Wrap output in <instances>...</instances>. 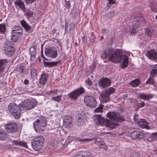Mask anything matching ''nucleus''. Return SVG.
Segmentation results:
<instances>
[{"label":"nucleus","mask_w":157,"mask_h":157,"mask_svg":"<svg viewBox=\"0 0 157 157\" xmlns=\"http://www.w3.org/2000/svg\"><path fill=\"white\" fill-rule=\"evenodd\" d=\"M109 60L115 63L121 62V67L123 69L126 68L128 65V57L125 54L122 55L120 49L116 50L109 57Z\"/></svg>","instance_id":"1"},{"label":"nucleus","mask_w":157,"mask_h":157,"mask_svg":"<svg viewBox=\"0 0 157 157\" xmlns=\"http://www.w3.org/2000/svg\"><path fill=\"white\" fill-rule=\"evenodd\" d=\"M8 109L15 119H19L20 118L21 109L18 105L13 103H10L8 106Z\"/></svg>","instance_id":"2"},{"label":"nucleus","mask_w":157,"mask_h":157,"mask_svg":"<svg viewBox=\"0 0 157 157\" xmlns=\"http://www.w3.org/2000/svg\"><path fill=\"white\" fill-rule=\"evenodd\" d=\"M44 138L41 136H38L34 139L32 142V145L33 149L35 151L40 150L43 145Z\"/></svg>","instance_id":"3"},{"label":"nucleus","mask_w":157,"mask_h":157,"mask_svg":"<svg viewBox=\"0 0 157 157\" xmlns=\"http://www.w3.org/2000/svg\"><path fill=\"white\" fill-rule=\"evenodd\" d=\"M38 101L36 99H29L25 100L21 104L22 108L30 110L35 107L37 104Z\"/></svg>","instance_id":"4"},{"label":"nucleus","mask_w":157,"mask_h":157,"mask_svg":"<svg viewBox=\"0 0 157 157\" xmlns=\"http://www.w3.org/2000/svg\"><path fill=\"white\" fill-rule=\"evenodd\" d=\"M107 116L111 120L118 123L123 121L124 120V117L117 112H109L107 113Z\"/></svg>","instance_id":"5"},{"label":"nucleus","mask_w":157,"mask_h":157,"mask_svg":"<svg viewBox=\"0 0 157 157\" xmlns=\"http://www.w3.org/2000/svg\"><path fill=\"white\" fill-rule=\"evenodd\" d=\"M44 52L47 56L51 58H56L58 55L57 49L54 47L46 48Z\"/></svg>","instance_id":"6"},{"label":"nucleus","mask_w":157,"mask_h":157,"mask_svg":"<svg viewBox=\"0 0 157 157\" xmlns=\"http://www.w3.org/2000/svg\"><path fill=\"white\" fill-rule=\"evenodd\" d=\"M46 122L45 120L37 119L33 124L34 129L36 131L40 132L43 131L44 129L45 124Z\"/></svg>","instance_id":"7"},{"label":"nucleus","mask_w":157,"mask_h":157,"mask_svg":"<svg viewBox=\"0 0 157 157\" xmlns=\"http://www.w3.org/2000/svg\"><path fill=\"white\" fill-rule=\"evenodd\" d=\"M84 101L88 106L90 107H95L97 104L95 98L92 96L86 95L84 98Z\"/></svg>","instance_id":"8"},{"label":"nucleus","mask_w":157,"mask_h":157,"mask_svg":"<svg viewBox=\"0 0 157 157\" xmlns=\"http://www.w3.org/2000/svg\"><path fill=\"white\" fill-rule=\"evenodd\" d=\"M4 53L8 56L11 57L13 56L15 52V48L10 44H5L4 47Z\"/></svg>","instance_id":"9"},{"label":"nucleus","mask_w":157,"mask_h":157,"mask_svg":"<svg viewBox=\"0 0 157 157\" xmlns=\"http://www.w3.org/2000/svg\"><path fill=\"white\" fill-rule=\"evenodd\" d=\"M84 92V90L83 88L80 87L70 93L68 94V96L71 99L76 100L79 95L83 94Z\"/></svg>","instance_id":"10"},{"label":"nucleus","mask_w":157,"mask_h":157,"mask_svg":"<svg viewBox=\"0 0 157 157\" xmlns=\"http://www.w3.org/2000/svg\"><path fill=\"white\" fill-rule=\"evenodd\" d=\"M6 131L8 133H12L17 131V125L15 122H11L5 125Z\"/></svg>","instance_id":"11"},{"label":"nucleus","mask_w":157,"mask_h":157,"mask_svg":"<svg viewBox=\"0 0 157 157\" xmlns=\"http://www.w3.org/2000/svg\"><path fill=\"white\" fill-rule=\"evenodd\" d=\"M115 89L113 87H110L109 89L106 90L104 92L100 93V96L101 98L105 99L106 101H109V96L115 92Z\"/></svg>","instance_id":"12"},{"label":"nucleus","mask_w":157,"mask_h":157,"mask_svg":"<svg viewBox=\"0 0 157 157\" xmlns=\"http://www.w3.org/2000/svg\"><path fill=\"white\" fill-rule=\"evenodd\" d=\"M11 33V39L13 42H15L18 40L22 36V31L21 30L13 29Z\"/></svg>","instance_id":"13"},{"label":"nucleus","mask_w":157,"mask_h":157,"mask_svg":"<svg viewBox=\"0 0 157 157\" xmlns=\"http://www.w3.org/2000/svg\"><path fill=\"white\" fill-rule=\"evenodd\" d=\"M146 55L149 59L157 62V51L155 49H153L148 51Z\"/></svg>","instance_id":"14"},{"label":"nucleus","mask_w":157,"mask_h":157,"mask_svg":"<svg viewBox=\"0 0 157 157\" xmlns=\"http://www.w3.org/2000/svg\"><path fill=\"white\" fill-rule=\"evenodd\" d=\"M111 82L110 79L106 78H102L99 81V85H100L102 89L105 88L106 87L109 86L111 84Z\"/></svg>","instance_id":"15"},{"label":"nucleus","mask_w":157,"mask_h":157,"mask_svg":"<svg viewBox=\"0 0 157 157\" xmlns=\"http://www.w3.org/2000/svg\"><path fill=\"white\" fill-rule=\"evenodd\" d=\"M131 136L133 139L137 138L141 139L144 138V134L141 132L135 131L131 133Z\"/></svg>","instance_id":"16"},{"label":"nucleus","mask_w":157,"mask_h":157,"mask_svg":"<svg viewBox=\"0 0 157 157\" xmlns=\"http://www.w3.org/2000/svg\"><path fill=\"white\" fill-rule=\"evenodd\" d=\"M48 77L47 73L41 74L39 80L40 84L41 85H44L46 82Z\"/></svg>","instance_id":"17"},{"label":"nucleus","mask_w":157,"mask_h":157,"mask_svg":"<svg viewBox=\"0 0 157 157\" xmlns=\"http://www.w3.org/2000/svg\"><path fill=\"white\" fill-rule=\"evenodd\" d=\"M153 98V94H150L148 95H146L144 94L143 93H140L139 94L138 96V99H141L147 101H148Z\"/></svg>","instance_id":"18"},{"label":"nucleus","mask_w":157,"mask_h":157,"mask_svg":"<svg viewBox=\"0 0 157 157\" xmlns=\"http://www.w3.org/2000/svg\"><path fill=\"white\" fill-rule=\"evenodd\" d=\"M30 54V60L33 61L36 58V52L35 48L33 47H31L29 50Z\"/></svg>","instance_id":"19"},{"label":"nucleus","mask_w":157,"mask_h":157,"mask_svg":"<svg viewBox=\"0 0 157 157\" xmlns=\"http://www.w3.org/2000/svg\"><path fill=\"white\" fill-rule=\"evenodd\" d=\"M113 52L112 48H109L107 50L103 51L101 56L102 58H106L109 56Z\"/></svg>","instance_id":"20"},{"label":"nucleus","mask_w":157,"mask_h":157,"mask_svg":"<svg viewBox=\"0 0 157 157\" xmlns=\"http://www.w3.org/2000/svg\"><path fill=\"white\" fill-rule=\"evenodd\" d=\"M60 62L59 61L56 62H46L44 60V64L45 67H53L55 66L59 63Z\"/></svg>","instance_id":"21"},{"label":"nucleus","mask_w":157,"mask_h":157,"mask_svg":"<svg viewBox=\"0 0 157 157\" xmlns=\"http://www.w3.org/2000/svg\"><path fill=\"white\" fill-rule=\"evenodd\" d=\"M7 60L6 59L0 60V73L2 72L7 63Z\"/></svg>","instance_id":"22"},{"label":"nucleus","mask_w":157,"mask_h":157,"mask_svg":"<svg viewBox=\"0 0 157 157\" xmlns=\"http://www.w3.org/2000/svg\"><path fill=\"white\" fill-rule=\"evenodd\" d=\"M7 60L6 59L0 60V73L2 72L7 63Z\"/></svg>","instance_id":"23"},{"label":"nucleus","mask_w":157,"mask_h":157,"mask_svg":"<svg viewBox=\"0 0 157 157\" xmlns=\"http://www.w3.org/2000/svg\"><path fill=\"white\" fill-rule=\"evenodd\" d=\"M13 145H19L24 147L26 148H27V144L25 141L14 140L13 141Z\"/></svg>","instance_id":"24"},{"label":"nucleus","mask_w":157,"mask_h":157,"mask_svg":"<svg viewBox=\"0 0 157 157\" xmlns=\"http://www.w3.org/2000/svg\"><path fill=\"white\" fill-rule=\"evenodd\" d=\"M72 117L69 116H65L64 117L63 122L66 125L69 126L72 122Z\"/></svg>","instance_id":"25"},{"label":"nucleus","mask_w":157,"mask_h":157,"mask_svg":"<svg viewBox=\"0 0 157 157\" xmlns=\"http://www.w3.org/2000/svg\"><path fill=\"white\" fill-rule=\"evenodd\" d=\"M108 120L105 119L101 117V115L99 114V125L106 127L107 125Z\"/></svg>","instance_id":"26"},{"label":"nucleus","mask_w":157,"mask_h":157,"mask_svg":"<svg viewBox=\"0 0 157 157\" xmlns=\"http://www.w3.org/2000/svg\"><path fill=\"white\" fill-rule=\"evenodd\" d=\"M145 84L146 85H151L154 87L156 86L155 84L154 78L150 76L146 82Z\"/></svg>","instance_id":"27"},{"label":"nucleus","mask_w":157,"mask_h":157,"mask_svg":"<svg viewBox=\"0 0 157 157\" xmlns=\"http://www.w3.org/2000/svg\"><path fill=\"white\" fill-rule=\"evenodd\" d=\"M107 123V124H107L106 127H109L111 129L116 128L119 125L118 123L113 122L109 120L108 121Z\"/></svg>","instance_id":"28"},{"label":"nucleus","mask_w":157,"mask_h":157,"mask_svg":"<svg viewBox=\"0 0 157 157\" xmlns=\"http://www.w3.org/2000/svg\"><path fill=\"white\" fill-rule=\"evenodd\" d=\"M14 4L15 5L19 6L22 10H24L25 9L24 3L21 0H17L15 1Z\"/></svg>","instance_id":"29"},{"label":"nucleus","mask_w":157,"mask_h":157,"mask_svg":"<svg viewBox=\"0 0 157 157\" xmlns=\"http://www.w3.org/2000/svg\"><path fill=\"white\" fill-rule=\"evenodd\" d=\"M7 138V136L6 132L2 129H0V140H4Z\"/></svg>","instance_id":"30"},{"label":"nucleus","mask_w":157,"mask_h":157,"mask_svg":"<svg viewBox=\"0 0 157 157\" xmlns=\"http://www.w3.org/2000/svg\"><path fill=\"white\" fill-rule=\"evenodd\" d=\"M21 23L22 26L24 28L26 31H28L30 29V26L25 21H21Z\"/></svg>","instance_id":"31"},{"label":"nucleus","mask_w":157,"mask_h":157,"mask_svg":"<svg viewBox=\"0 0 157 157\" xmlns=\"http://www.w3.org/2000/svg\"><path fill=\"white\" fill-rule=\"evenodd\" d=\"M76 140L77 141H79V142H84V141H92V140H94V142L96 144H97V138H95L94 137L92 138L91 139H81L79 138H77L76 139Z\"/></svg>","instance_id":"32"},{"label":"nucleus","mask_w":157,"mask_h":157,"mask_svg":"<svg viewBox=\"0 0 157 157\" xmlns=\"http://www.w3.org/2000/svg\"><path fill=\"white\" fill-rule=\"evenodd\" d=\"M140 80L137 78L133 81H131L130 84L133 87H136L138 86L140 84Z\"/></svg>","instance_id":"33"},{"label":"nucleus","mask_w":157,"mask_h":157,"mask_svg":"<svg viewBox=\"0 0 157 157\" xmlns=\"http://www.w3.org/2000/svg\"><path fill=\"white\" fill-rule=\"evenodd\" d=\"M149 139H151V140L149 139L147 140L151 142H152L153 140H155L157 139V132L152 133L150 135Z\"/></svg>","instance_id":"34"},{"label":"nucleus","mask_w":157,"mask_h":157,"mask_svg":"<svg viewBox=\"0 0 157 157\" xmlns=\"http://www.w3.org/2000/svg\"><path fill=\"white\" fill-rule=\"evenodd\" d=\"M150 74L151 76L153 77H157V69L155 67H154L151 70Z\"/></svg>","instance_id":"35"},{"label":"nucleus","mask_w":157,"mask_h":157,"mask_svg":"<svg viewBox=\"0 0 157 157\" xmlns=\"http://www.w3.org/2000/svg\"><path fill=\"white\" fill-rule=\"evenodd\" d=\"M138 116V114H135L133 117V119L138 124H140L141 123H147V121L144 119H141L139 120H138L136 118V117Z\"/></svg>","instance_id":"36"},{"label":"nucleus","mask_w":157,"mask_h":157,"mask_svg":"<svg viewBox=\"0 0 157 157\" xmlns=\"http://www.w3.org/2000/svg\"><path fill=\"white\" fill-rule=\"evenodd\" d=\"M31 74L32 77L34 78L37 76V70L34 68H33L31 69Z\"/></svg>","instance_id":"37"},{"label":"nucleus","mask_w":157,"mask_h":157,"mask_svg":"<svg viewBox=\"0 0 157 157\" xmlns=\"http://www.w3.org/2000/svg\"><path fill=\"white\" fill-rule=\"evenodd\" d=\"M145 33L148 36L151 37L153 35V29L151 28H147L145 30Z\"/></svg>","instance_id":"38"},{"label":"nucleus","mask_w":157,"mask_h":157,"mask_svg":"<svg viewBox=\"0 0 157 157\" xmlns=\"http://www.w3.org/2000/svg\"><path fill=\"white\" fill-rule=\"evenodd\" d=\"M17 71L20 73H24L25 67L21 64H19L17 68Z\"/></svg>","instance_id":"39"},{"label":"nucleus","mask_w":157,"mask_h":157,"mask_svg":"<svg viewBox=\"0 0 157 157\" xmlns=\"http://www.w3.org/2000/svg\"><path fill=\"white\" fill-rule=\"evenodd\" d=\"M134 21L136 22L137 25V26L143 25L145 22L144 20L143 19H140L139 20L135 19Z\"/></svg>","instance_id":"40"},{"label":"nucleus","mask_w":157,"mask_h":157,"mask_svg":"<svg viewBox=\"0 0 157 157\" xmlns=\"http://www.w3.org/2000/svg\"><path fill=\"white\" fill-rule=\"evenodd\" d=\"M61 95H59L55 97H53L51 98V100L59 102L61 99Z\"/></svg>","instance_id":"41"},{"label":"nucleus","mask_w":157,"mask_h":157,"mask_svg":"<svg viewBox=\"0 0 157 157\" xmlns=\"http://www.w3.org/2000/svg\"><path fill=\"white\" fill-rule=\"evenodd\" d=\"M33 12L30 10H27L26 13V15L27 18H30L32 17L33 15Z\"/></svg>","instance_id":"42"},{"label":"nucleus","mask_w":157,"mask_h":157,"mask_svg":"<svg viewBox=\"0 0 157 157\" xmlns=\"http://www.w3.org/2000/svg\"><path fill=\"white\" fill-rule=\"evenodd\" d=\"M100 147V149H102L104 150H106L107 149V146L105 145V143L104 144L103 143H99V146Z\"/></svg>","instance_id":"43"},{"label":"nucleus","mask_w":157,"mask_h":157,"mask_svg":"<svg viewBox=\"0 0 157 157\" xmlns=\"http://www.w3.org/2000/svg\"><path fill=\"white\" fill-rule=\"evenodd\" d=\"M6 25L4 24H0V32L4 33L6 31Z\"/></svg>","instance_id":"44"},{"label":"nucleus","mask_w":157,"mask_h":157,"mask_svg":"<svg viewBox=\"0 0 157 157\" xmlns=\"http://www.w3.org/2000/svg\"><path fill=\"white\" fill-rule=\"evenodd\" d=\"M151 10L155 12L157 11V4L154 3H151L150 5Z\"/></svg>","instance_id":"45"},{"label":"nucleus","mask_w":157,"mask_h":157,"mask_svg":"<svg viewBox=\"0 0 157 157\" xmlns=\"http://www.w3.org/2000/svg\"><path fill=\"white\" fill-rule=\"evenodd\" d=\"M137 26H133L131 29V34L132 35L133 34L135 35L136 33L137 32Z\"/></svg>","instance_id":"46"},{"label":"nucleus","mask_w":157,"mask_h":157,"mask_svg":"<svg viewBox=\"0 0 157 157\" xmlns=\"http://www.w3.org/2000/svg\"><path fill=\"white\" fill-rule=\"evenodd\" d=\"M92 119L95 124L98 125V115H94L92 117Z\"/></svg>","instance_id":"47"},{"label":"nucleus","mask_w":157,"mask_h":157,"mask_svg":"<svg viewBox=\"0 0 157 157\" xmlns=\"http://www.w3.org/2000/svg\"><path fill=\"white\" fill-rule=\"evenodd\" d=\"M65 3V6L66 9L69 10L71 7V3L69 1H67L66 0H64Z\"/></svg>","instance_id":"48"},{"label":"nucleus","mask_w":157,"mask_h":157,"mask_svg":"<svg viewBox=\"0 0 157 157\" xmlns=\"http://www.w3.org/2000/svg\"><path fill=\"white\" fill-rule=\"evenodd\" d=\"M95 36L93 33H91V36L90 38L91 42H94L95 41L94 39Z\"/></svg>","instance_id":"49"},{"label":"nucleus","mask_w":157,"mask_h":157,"mask_svg":"<svg viewBox=\"0 0 157 157\" xmlns=\"http://www.w3.org/2000/svg\"><path fill=\"white\" fill-rule=\"evenodd\" d=\"M131 157H140V155L137 152H133L131 154Z\"/></svg>","instance_id":"50"},{"label":"nucleus","mask_w":157,"mask_h":157,"mask_svg":"<svg viewBox=\"0 0 157 157\" xmlns=\"http://www.w3.org/2000/svg\"><path fill=\"white\" fill-rule=\"evenodd\" d=\"M70 31L72 30L74 31L75 29V25L73 23H70Z\"/></svg>","instance_id":"51"},{"label":"nucleus","mask_w":157,"mask_h":157,"mask_svg":"<svg viewBox=\"0 0 157 157\" xmlns=\"http://www.w3.org/2000/svg\"><path fill=\"white\" fill-rule=\"evenodd\" d=\"M85 82L89 86L91 85L92 83V81L89 78L87 79L86 80Z\"/></svg>","instance_id":"52"},{"label":"nucleus","mask_w":157,"mask_h":157,"mask_svg":"<svg viewBox=\"0 0 157 157\" xmlns=\"http://www.w3.org/2000/svg\"><path fill=\"white\" fill-rule=\"evenodd\" d=\"M82 42L83 43L86 44L87 42V39L85 36H83L82 39Z\"/></svg>","instance_id":"53"},{"label":"nucleus","mask_w":157,"mask_h":157,"mask_svg":"<svg viewBox=\"0 0 157 157\" xmlns=\"http://www.w3.org/2000/svg\"><path fill=\"white\" fill-rule=\"evenodd\" d=\"M147 123H142L144 124V128H146L147 129H149L150 128V126L148 125L149 123L147 121Z\"/></svg>","instance_id":"54"},{"label":"nucleus","mask_w":157,"mask_h":157,"mask_svg":"<svg viewBox=\"0 0 157 157\" xmlns=\"http://www.w3.org/2000/svg\"><path fill=\"white\" fill-rule=\"evenodd\" d=\"M41 57L44 59L46 60H48V59H47L45 56H44V55L43 54V51H42V48H43V47H42V46H41Z\"/></svg>","instance_id":"55"},{"label":"nucleus","mask_w":157,"mask_h":157,"mask_svg":"<svg viewBox=\"0 0 157 157\" xmlns=\"http://www.w3.org/2000/svg\"><path fill=\"white\" fill-rule=\"evenodd\" d=\"M26 2L28 4L32 3L34 2L35 0H25Z\"/></svg>","instance_id":"56"},{"label":"nucleus","mask_w":157,"mask_h":157,"mask_svg":"<svg viewBox=\"0 0 157 157\" xmlns=\"http://www.w3.org/2000/svg\"><path fill=\"white\" fill-rule=\"evenodd\" d=\"M103 106L101 104H100L99 105V112H101L102 111V109L103 108Z\"/></svg>","instance_id":"57"},{"label":"nucleus","mask_w":157,"mask_h":157,"mask_svg":"<svg viewBox=\"0 0 157 157\" xmlns=\"http://www.w3.org/2000/svg\"><path fill=\"white\" fill-rule=\"evenodd\" d=\"M141 107H144L145 105V103L144 101H142L140 103H139V104Z\"/></svg>","instance_id":"58"},{"label":"nucleus","mask_w":157,"mask_h":157,"mask_svg":"<svg viewBox=\"0 0 157 157\" xmlns=\"http://www.w3.org/2000/svg\"><path fill=\"white\" fill-rule=\"evenodd\" d=\"M50 93L52 94V93H54L55 95H56L57 94V91L56 90H53V91H50Z\"/></svg>","instance_id":"59"},{"label":"nucleus","mask_w":157,"mask_h":157,"mask_svg":"<svg viewBox=\"0 0 157 157\" xmlns=\"http://www.w3.org/2000/svg\"><path fill=\"white\" fill-rule=\"evenodd\" d=\"M24 83L26 85H28L29 83V81L27 79H25L24 81Z\"/></svg>","instance_id":"60"},{"label":"nucleus","mask_w":157,"mask_h":157,"mask_svg":"<svg viewBox=\"0 0 157 157\" xmlns=\"http://www.w3.org/2000/svg\"><path fill=\"white\" fill-rule=\"evenodd\" d=\"M140 128H144V124L142 123V124H140Z\"/></svg>","instance_id":"61"},{"label":"nucleus","mask_w":157,"mask_h":157,"mask_svg":"<svg viewBox=\"0 0 157 157\" xmlns=\"http://www.w3.org/2000/svg\"><path fill=\"white\" fill-rule=\"evenodd\" d=\"M94 113H95L96 112H98V107H97L96 109H95L94 111Z\"/></svg>","instance_id":"62"},{"label":"nucleus","mask_w":157,"mask_h":157,"mask_svg":"<svg viewBox=\"0 0 157 157\" xmlns=\"http://www.w3.org/2000/svg\"><path fill=\"white\" fill-rule=\"evenodd\" d=\"M153 151L154 152V154L156 155H157V149H155Z\"/></svg>","instance_id":"63"},{"label":"nucleus","mask_w":157,"mask_h":157,"mask_svg":"<svg viewBox=\"0 0 157 157\" xmlns=\"http://www.w3.org/2000/svg\"><path fill=\"white\" fill-rule=\"evenodd\" d=\"M106 30L105 29H103L102 31V33L103 34H105L106 33Z\"/></svg>","instance_id":"64"}]
</instances>
